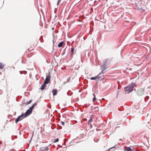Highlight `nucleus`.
<instances>
[{"mask_svg":"<svg viewBox=\"0 0 151 151\" xmlns=\"http://www.w3.org/2000/svg\"><path fill=\"white\" fill-rule=\"evenodd\" d=\"M136 86V83H132L128 86L125 87L124 91L125 93H129L133 91L134 87Z\"/></svg>","mask_w":151,"mask_h":151,"instance_id":"obj_1","label":"nucleus"},{"mask_svg":"<svg viewBox=\"0 0 151 151\" xmlns=\"http://www.w3.org/2000/svg\"><path fill=\"white\" fill-rule=\"evenodd\" d=\"M69 92H68L67 93V95H68V96H71L72 95V93H70V94H69Z\"/></svg>","mask_w":151,"mask_h":151,"instance_id":"obj_25","label":"nucleus"},{"mask_svg":"<svg viewBox=\"0 0 151 151\" xmlns=\"http://www.w3.org/2000/svg\"><path fill=\"white\" fill-rule=\"evenodd\" d=\"M139 9L140 10V9Z\"/></svg>","mask_w":151,"mask_h":151,"instance_id":"obj_29","label":"nucleus"},{"mask_svg":"<svg viewBox=\"0 0 151 151\" xmlns=\"http://www.w3.org/2000/svg\"><path fill=\"white\" fill-rule=\"evenodd\" d=\"M63 43H64V42L63 41L60 42L58 45V47H61L62 46L63 44Z\"/></svg>","mask_w":151,"mask_h":151,"instance_id":"obj_12","label":"nucleus"},{"mask_svg":"<svg viewBox=\"0 0 151 151\" xmlns=\"http://www.w3.org/2000/svg\"><path fill=\"white\" fill-rule=\"evenodd\" d=\"M32 110L29 108V109L27 110L26 112L24 114L25 117H27L30 115L32 113Z\"/></svg>","mask_w":151,"mask_h":151,"instance_id":"obj_5","label":"nucleus"},{"mask_svg":"<svg viewBox=\"0 0 151 151\" xmlns=\"http://www.w3.org/2000/svg\"><path fill=\"white\" fill-rule=\"evenodd\" d=\"M108 59H104L103 61L102 65L101 66V67L104 70H106L107 68V65Z\"/></svg>","mask_w":151,"mask_h":151,"instance_id":"obj_3","label":"nucleus"},{"mask_svg":"<svg viewBox=\"0 0 151 151\" xmlns=\"http://www.w3.org/2000/svg\"><path fill=\"white\" fill-rule=\"evenodd\" d=\"M124 150L125 151H133V150L130 147H126L124 149Z\"/></svg>","mask_w":151,"mask_h":151,"instance_id":"obj_9","label":"nucleus"},{"mask_svg":"<svg viewBox=\"0 0 151 151\" xmlns=\"http://www.w3.org/2000/svg\"><path fill=\"white\" fill-rule=\"evenodd\" d=\"M59 139L58 138L55 139L54 141V142H56L58 141Z\"/></svg>","mask_w":151,"mask_h":151,"instance_id":"obj_19","label":"nucleus"},{"mask_svg":"<svg viewBox=\"0 0 151 151\" xmlns=\"http://www.w3.org/2000/svg\"><path fill=\"white\" fill-rule=\"evenodd\" d=\"M74 50V48L73 47L71 48V56L73 54V52Z\"/></svg>","mask_w":151,"mask_h":151,"instance_id":"obj_14","label":"nucleus"},{"mask_svg":"<svg viewBox=\"0 0 151 151\" xmlns=\"http://www.w3.org/2000/svg\"><path fill=\"white\" fill-rule=\"evenodd\" d=\"M105 70H104V69H103V70H101V73H104L105 72L104 71Z\"/></svg>","mask_w":151,"mask_h":151,"instance_id":"obj_22","label":"nucleus"},{"mask_svg":"<svg viewBox=\"0 0 151 151\" xmlns=\"http://www.w3.org/2000/svg\"><path fill=\"white\" fill-rule=\"evenodd\" d=\"M24 115V114L22 113L21 115L19 116L15 120V123H17L19 121L22 120L24 118H25Z\"/></svg>","mask_w":151,"mask_h":151,"instance_id":"obj_4","label":"nucleus"},{"mask_svg":"<svg viewBox=\"0 0 151 151\" xmlns=\"http://www.w3.org/2000/svg\"><path fill=\"white\" fill-rule=\"evenodd\" d=\"M144 91L145 89L144 88H139L137 91V94L138 96H142L144 94Z\"/></svg>","mask_w":151,"mask_h":151,"instance_id":"obj_2","label":"nucleus"},{"mask_svg":"<svg viewBox=\"0 0 151 151\" xmlns=\"http://www.w3.org/2000/svg\"><path fill=\"white\" fill-rule=\"evenodd\" d=\"M61 124L63 125H64L65 124V122H64L62 121V122H61Z\"/></svg>","mask_w":151,"mask_h":151,"instance_id":"obj_23","label":"nucleus"},{"mask_svg":"<svg viewBox=\"0 0 151 151\" xmlns=\"http://www.w3.org/2000/svg\"><path fill=\"white\" fill-rule=\"evenodd\" d=\"M46 83H45L44 82L43 83V84L42 85V87L40 88V89L42 90H43L45 89L46 86Z\"/></svg>","mask_w":151,"mask_h":151,"instance_id":"obj_8","label":"nucleus"},{"mask_svg":"<svg viewBox=\"0 0 151 151\" xmlns=\"http://www.w3.org/2000/svg\"><path fill=\"white\" fill-rule=\"evenodd\" d=\"M101 75V73L99 74L97 76L95 77H92L91 78V80H96L97 78H98L99 79H103V78H101V77L100 76Z\"/></svg>","mask_w":151,"mask_h":151,"instance_id":"obj_7","label":"nucleus"},{"mask_svg":"<svg viewBox=\"0 0 151 151\" xmlns=\"http://www.w3.org/2000/svg\"><path fill=\"white\" fill-rule=\"evenodd\" d=\"M60 1V0H58V1L57 3V5L58 6L59 4V2Z\"/></svg>","mask_w":151,"mask_h":151,"instance_id":"obj_24","label":"nucleus"},{"mask_svg":"<svg viewBox=\"0 0 151 151\" xmlns=\"http://www.w3.org/2000/svg\"><path fill=\"white\" fill-rule=\"evenodd\" d=\"M119 140H121V139H119Z\"/></svg>","mask_w":151,"mask_h":151,"instance_id":"obj_30","label":"nucleus"},{"mask_svg":"<svg viewBox=\"0 0 151 151\" xmlns=\"http://www.w3.org/2000/svg\"><path fill=\"white\" fill-rule=\"evenodd\" d=\"M90 124V128H92V126H92V125L91 124Z\"/></svg>","mask_w":151,"mask_h":151,"instance_id":"obj_28","label":"nucleus"},{"mask_svg":"<svg viewBox=\"0 0 151 151\" xmlns=\"http://www.w3.org/2000/svg\"><path fill=\"white\" fill-rule=\"evenodd\" d=\"M36 105V103H35L31 107H29V108L33 110V109Z\"/></svg>","mask_w":151,"mask_h":151,"instance_id":"obj_15","label":"nucleus"},{"mask_svg":"<svg viewBox=\"0 0 151 151\" xmlns=\"http://www.w3.org/2000/svg\"><path fill=\"white\" fill-rule=\"evenodd\" d=\"M53 96L56 95L57 93V90L56 89H53L52 91Z\"/></svg>","mask_w":151,"mask_h":151,"instance_id":"obj_10","label":"nucleus"},{"mask_svg":"<svg viewBox=\"0 0 151 151\" xmlns=\"http://www.w3.org/2000/svg\"><path fill=\"white\" fill-rule=\"evenodd\" d=\"M50 76L49 74L46 76L44 82L47 84L50 81Z\"/></svg>","mask_w":151,"mask_h":151,"instance_id":"obj_6","label":"nucleus"},{"mask_svg":"<svg viewBox=\"0 0 151 151\" xmlns=\"http://www.w3.org/2000/svg\"><path fill=\"white\" fill-rule=\"evenodd\" d=\"M32 101V100H30L28 101H27L26 102V104L27 105L29 104H30L31 103Z\"/></svg>","mask_w":151,"mask_h":151,"instance_id":"obj_18","label":"nucleus"},{"mask_svg":"<svg viewBox=\"0 0 151 151\" xmlns=\"http://www.w3.org/2000/svg\"><path fill=\"white\" fill-rule=\"evenodd\" d=\"M93 121V117H90V119L88 120V123L89 124H90L91 122H92Z\"/></svg>","mask_w":151,"mask_h":151,"instance_id":"obj_13","label":"nucleus"},{"mask_svg":"<svg viewBox=\"0 0 151 151\" xmlns=\"http://www.w3.org/2000/svg\"><path fill=\"white\" fill-rule=\"evenodd\" d=\"M49 148L48 147H44L43 149H42L40 151H47L48 150Z\"/></svg>","mask_w":151,"mask_h":151,"instance_id":"obj_11","label":"nucleus"},{"mask_svg":"<svg viewBox=\"0 0 151 151\" xmlns=\"http://www.w3.org/2000/svg\"><path fill=\"white\" fill-rule=\"evenodd\" d=\"M4 65L3 64L1 63H0V69H2L4 67Z\"/></svg>","mask_w":151,"mask_h":151,"instance_id":"obj_17","label":"nucleus"},{"mask_svg":"<svg viewBox=\"0 0 151 151\" xmlns=\"http://www.w3.org/2000/svg\"><path fill=\"white\" fill-rule=\"evenodd\" d=\"M70 78H68V79H67V82H68L70 80Z\"/></svg>","mask_w":151,"mask_h":151,"instance_id":"obj_27","label":"nucleus"},{"mask_svg":"<svg viewBox=\"0 0 151 151\" xmlns=\"http://www.w3.org/2000/svg\"><path fill=\"white\" fill-rule=\"evenodd\" d=\"M2 93V91L1 90H0V95Z\"/></svg>","mask_w":151,"mask_h":151,"instance_id":"obj_26","label":"nucleus"},{"mask_svg":"<svg viewBox=\"0 0 151 151\" xmlns=\"http://www.w3.org/2000/svg\"><path fill=\"white\" fill-rule=\"evenodd\" d=\"M94 109H95L96 111H98L99 110V108L98 107H95L94 108Z\"/></svg>","mask_w":151,"mask_h":151,"instance_id":"obj_20","label":"nucleus"},{"mask_svg":"<svg viewBox=\"0 0 151 151\" xmlns=\"http://www.w3.org/2000/svg\"><path fill=\"white\" fill-rule=\"evenodd\" d=\"M93 101L94 102L96 100V95L95 94H93Z\"/></svg>","mask_w":151,"mask_h":151,"instance_id":"obj_16","label":"nucleus"},{"mask_svg":"<svg viewBox=\"0 0 151 151\" xmlns=\"http://www.w3.org/2000/svg\"><path fill=\"white\" fill-rule=\"evenodd\" d=\"M115 148V147H112V148H110L108 150V151H110V150H111V149H113V148Z\"/></svg>","mask_w":151,"mask_h":151,"instance_id":"obj_21","label":"nucleus"}]
</instances>
